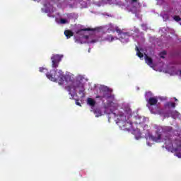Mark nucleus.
<instances>
[{
    "mask_svg": "<svg viewBox=\"0 0 181 181\" xmlns=\"http://www.w3.org/2000/svg\"><path fill=\"white\" fill-rule=\"evenodd\" d=\"M162 53L163 54H166V51H163Z\"/></svg>",
    "mask_w": 181,
    "mask_h": 181,
    "instance_id": "nucleus-31",
    "label": "nucleus"
},
{
    "mask_svg": "<svg viewBox=\"0 0 181 181\" xmlns=\"http://www.w3.org/2000/svg\"><path fill=\"white\" fill-rule=\"evenodd\" d=\"M52 63V67L54 69H57L59 67V63L62 62V56L59 54H53L51 57Z\"/></svg>",
    "mask_w": 181,
    "mask_h": 181,
    "instance_id": "nucleus-5",
    "label": "nucleus"
},
{
    "mask_svg": "<svg viewBox=\"0 0 181 181\" xmlns=\"http://www.w3.org/2000/svg\"><path fill=\"white\" fill-rule=\"evenodd\" d=\"M175 101H177V99L176 98H174Z\"/></svg>",
    "mask_w": 181,
    "mask_h": 181,
    "instance_id": "nucleus-32",
    "label": "nucleus"
},
{
    "mask_svg": "<svg viewBox=\"0 0 181 181\" xmlns=\"http://www.w3.org/2000/svg\"><path fill=\"white\" fill-rule=\"evenodd\" d=\"M88 104L90 107H95V101L94 100V99H93L91 98H88Z\"/></svg>",
    "mask_w": 181,
    "mask_h": 181,
    "instance_id": "nucleus-15",
    "label": "nucleus"
},
{
    "mask_svg": "<svg viewBox=\"0 0 181 181\" xmlns=\"http://www.w3.org/2000/svg\"><path fill=\"white\" fill-rule=\"evenodd\" d=\"M40 73H43V71H45V70H46V69L43 68V67H40L39 69Z\"/></svg>",
    "mask_w": 181,
    "mask_h": 181,
    "instance_id": "nucleus-26",
    "label": "nucleus"
},
{
    "mask_svg": "<svg viewBox=\"0 0 181 181\" xmlns=\"http://www.w3.org/2000/svg\"><path fill=\"white\" fill-rule=\"evenodd\" d=\"M129 37H131V33L129 32L122 33L119 37V40L122 43H128L129 42Z\"/></svg>",
    "mask_w": 181,
    "mask_h": 181,
    "instance_id": "nucleus-6",
    "label": "nucleus"
},
{
    "mask_svg": "<svg viewBox=\"0 0 181 181\" xmlns=\"http://www.w3.org/2000/svg\"><path fill=\"white\" fill-rule=\"evenodd\" d=\"M136 54H137L138 57H139L140 59H142V57H144V54H142V52H141V51L139 50V48H138V47H136Z\"/></svg>",
    "mask_w": 181,
    "mask_h": 181,
    "instance_id": "nucleus-16",
    "label": "nucleus"
},
{
    "mask_svg": "<svg viewBox=\"0 0 181 181\" xmlns=\"http://www.w3.org/2000/svg\"><path fill=\"white\" fill-rule=\"evenodd\" d=\"M97 42H98V40H92L88 41V43H97Z\"/></svg>",
    "mask_w": 181,
    "mask_h": 181,
    "instance_id": "nucleus-25",
    "label": "nucleus"
},
{
    "mask_svg": "<svg viewBox=\"0 0 181 181\" xmlns=\"http://www.w3.org/2000/svg\"><path fill=\"white\" fill-rule=\"evenodd\" d=\"M75 42H76V43H80V41H79L78 40H77V39L75 40Z\"/></svg>",
    "mask_w": 181,
    "mask_h": 181,
    "instance_id": "nucleus-28",
    "label": "nucleus"
},
{
    "mask_svg": "<svg viewBox=\"0 0 181 181\" xmlns=\"http://www.w3.org/2000/svg\"><path fill=\"white\" fill-rule=\"evenodd\" d=\"M145 62L148 66H152L153 64V60L152 58L149 57L148 55H145Z\"/></svg>",
    "mask_w": 181,
    "mask_h": 181,
    "instance_id": "nucleus-13",
    "label": "nucleus"
},
{
    "mask_svg": "<svg viewBox=\"0 0 181 181\" xmlns=\"http://www.w3.org/2000/svg\"><path fill=\"white\" fill-rule=\"evenodd\" d=\"M112 104H113V103H112V102H111V103H110V105H111Z\"/></svg>",
    "mask_w": 181,
    "mask_h": 181,
    "instance_id": "nucleus-36",
    "label": "nucleus"
},
{
    "mask_svg": "<svg viewBox=\"0 0 181 181\" xmlns=\"http://www.w3.org/2000/svg\"><path fill=\"white\" fill-rule=\"evenodd\" d=\"M76 105L81 107V103H80V102H78V100H76Z\"/></svg>",
    "mask_w": 181,
    "mask_h": 181,
    "instance_id": "nucleus-27",
    "label": "nucleus"
},
{
    "mask_svg": "<svg viewBox=\"0 0 181 181\" xmlns=\"http://www.w3.org/2000/svg\"><path fill=\"white\" fill-rule=\"evenodd\" d=\"M170 131H172V127H169Z\"/></svg>",
    "mask_w": 181,
    "mask_h": 181,
    "instance_id": "nucleus-34",
    "label": "nucleus"
},
{
    "mask_svg": "<svg viewBox=\"0 0 181 181\" xmlns=\"http://www.w3.org/2000/svg\"><path fill=\"white\" fill-rule=\"evenodd\" d=\"M107 39L108 40H110V42H112V40H114V37L112 35H109Z\"/></svg>",
    "mask_w": 181,
    "mask_h": 181,
    "instance_id": "nucleus-24",
    "label": "nucleus"
},
{
    "mask_svg": "<svg viewBox=\"0 0 181 181\" xmlns=\"http://www.w3.org/2000/svg\"><path fill=\"white\" fill-rule=\"evenodd\" d=\"M112 113V110H110V112H109L108 114Z\"/></svg>",
    "mask_w": 181,
    "mask_h": 181,
    "instance_id": "nucleus-35",
    "label": "nucleus"
},
{
    "mask_svg": "<svg viewBox=\"0 0 181 181\" xmlns=\"http://www.w3.org/2000/svg\"><path fill=\"white\" fill-rule=\"evenodd\" d=\"M84 37L85 39H88V35H85Z\"/></svg>",
    "mask_w": 181,
    "mask_h": 181,
    "instance_id": "nucleus-30",
    "label": "nucleus"
},
{
    "mask_svg": "<svg viewBox=\"0 0 181 181\" xmlns=\"http://www.w3.org/2000/svg\"><path fill=\"white\" fill-rule=\"evenodd\" d=\"M173 19H174V21H175L176 22H180V21H181L180 16H175L173 17Z\"/></svg>",
    "mask_w": 181,
    "mask_h": 181,
    "instance_id": "nucleus-22",
    "label": "nucleus"
},
{
    "mask_svg": "<svg viewBox=\"0 0 181 181\" xmlns=\"http://www.w3.org/2000/svg\"><path fill=\"white\" fill-rule=\"evenodd\" d=\"M165 107H172L173 108H175V107H176V103H172V102H168L165 104Z\"/></svg>",
    "mask_w": 181,
    "mask_h": 181,
    "instance_id": "nucleus-17",
    "label": "nucleus"
},
{
    "mask_svg": "<svg viewBox=\"0 0 181 181\" xmlns=\"http://www.w3.org/2000/svg\"><path fill=\"white\" fill-rule=\"evenodd\" d=\"M65 89L67 90V91L69 93V94H71V86H66Z\"/></svg>",
    "mask_w": 181,
    "mask_h": 181,
    "instance_id": "nucleus-23",
    "label": "nucleus"
},
{
    "mask_svg": "<svg viewBox=\"0 0 181 181\" xmlns=\"http://www.w3.org/2000/svg\"><path fill=\"white\" fill-rule=\"evenodd\" d=\"M117 117L120 128H122L124 131H131V129H132V122L127 120V116H125V114L120 113L117 115Z\"/></svg>",
    "mask_w": 181,
    "mask_h": 181,
    "instance_id": "nucleus-2",
    "label": "nucleus"
},
{
    "mask_svg": "<svg viewBox=\"0 0 181 181\" xmlns=\"http://www.w3.org/2000/svg\"><path fill=\"white\" fill-rule=\"evenodd\" d=\"M100 91L103 93V95H98L96 96V98H106V100H108V98H111V93H112V89L108 88V86H103L100 88Z\"/></svg>",
    "mask_w": 181,
    "mask_h": 181,
    "instance_id": "nucleus-4",
    "label": "nucleus"
},
{
    "mask_svg": "<svg viewBox=\"0 0 181 181\" xmlns=\"http://www.w3.org/2000/svg\"><path fill=\"white\" fill-rule=\"evenodd\" d=\"M115 31L117 32V33H119V35H121V33H122V31L121 30V29H119V28L118 26H115Z\"/></svg>",
    "mask_w": 181,
    "mask_h": 181,
    "instance_id": "nucleus-21",
    "label": "nucleus"
},
{
    "mask_svg": "<svg viewBox=\"0 0 181 181\" xmlns=\"http://www.w3.org/2000/svg\"><path fill=\"white\" fill-rule=\"evenodd\" d=\"M181 141L177 139H172V137H165L164 139V144L165 148L168 149H172L173 151H177V146L180 145Z\"/></svg>",
    "mask_w": 181,
    "mask_h": 181,
    "instance_id": "nucleus-3",
    "label": "nucleus"
},
{
    "mask_svg": "<svg viewBox=\"0 0 181 181\" xmlns=\"http://www.w3.org/2000/svg\"><path fill=\"white\" fill-rule=\"evenodd\" d=\"M95 114L96 117H101V115H103V114L101 113V110H95Z\"/></svg>",
    "mask_w": 181,
    "mask_h": 181,
    "instance_id": "nucleus-20",
    "label": "nucleus"
},
{
    "mask_svg": "<svg viewBox=\"0 0 181 181\" xmlns=\"http://www.w3.org/2000/svg\"><path fill=\"white\" fill-rule=\"evenodd\" d=\"M95 30H97V28H83V29L78 30L76 31V34L80 35L81 32H95Z\"/></svg>",
    "mask_w": 181,
    "mask_h": 181,
    "instance_id": "nucleus-8",
    "label": "nucleus"
},
{
    "mask_svg": "<svg viewBox=\"0 0 181 181\" xmlns=\"http://www.w3.org/2000/svg\"><path fill=\"white\" fill-rule=\"evenodd\" d=\"M79 95H81V97L82 98H83V97H86V94L84 93V91H86V89L84 88V85H83L82 83H79Z\"/></svg>",
    "mask_w": 181,
    "mask_h": 181,
    "instance_id": "nucleus-9",
    "label": "nucleus"
},
{
    "mask_svg": "<svg viewBox=\"0 0 181 181\" xmlns=\"http://www.w3.org/2000/svg\"><path fill=\"white\" fill-rule=\"evenodd\" d=\"M174 152H175L176 156L177 158H181V142L180 143V145L177 146V150H174Z\"/></svg>",
    "mask_w": 181,
    "mask_h": 181,
    "instance_id": "nucleus-11",
    "label": "nucleus"
},
{
    "mask_svg": "<svg viewBox=\"0 0 181 181\" xmlns=\"http://www.w3.org/2000/svg\"><path fill=\"white\" fill-rule=\"evenodd\" d=\"M149 105H156L158 104V98L155 97L150 98L148 100Z\"/></svg>",
    "mask_w": 181,
    "mask_h": 181,
    "instance_id": "nucleus-10",
    "label": "nucleus"
},
{
    "mask_svg": "<svg viewBox=\"0 0 181 181\" xmlns=\"http://www.w3.org/2000/svg\"><path fill=\"white\" fill-rule=\"evenodd\" d=\"M64 35L67 39H70V37L74 36V33L70 30H66L64 31Z\"/></svg>",
    "mask_w": 181,
    "mask_h": 181,
    "instance_id": "nucleus-12",
    "label": "nucleus"
},
{
    "mask_svg": "<svg viewBox=\"0 0 181 181\" xmlns=\"http://www.w3.org/2000/svg\"><path fill=\"white\" fill-rule=\"evenodd\" d=\"M53 72L54 74L50 73L46 74L47 78H49V80H50L51 81H59V84H63L64 80H66V76H64V74L61 70L53 71Z\"/></svg>",
    "mask_w": 181,
    "mask_h": 181,
    "instance_id": "nucleus-1",
    "label": "nucleus"
},
{
    "mask_svg": "<svg viewBox=\"0 0 181 181\" xmlns=\"http://www.w3.org/2000/svg\"><path fill=\"white\" fill-rule=\"evenodd\" d=\"M172 117V118H179V117H180V113H179L177 111L175 110V111H172L170 110L168 111V113H165L164 115V118H169L170 115Z\"/></svg>",
    "mask_w": 181,
    "mask_h": 181,
    "instance_id": "nucleus-7",
    "label": "nucleus"
},
{
    "mask_svg": "<svg viewBox=\"0 0 181 181\" xmlns=\"http://www.w3.org/2000/svg\"><path fill=\"white\" fill-rule=\"evenodd\" d=\"M108 111V108L105 109V112H107Z\"/></svg>",
    "mask_w": 181,
    "mask_h": 181,
    "instance_id": "nucleus-33",
    "label": "nucleus"
},
{
    "mask_svg": "<svg viewBox=\"0 0 181 181\" xmlns=\"http://www.w3.org/2000/svg\"><path fill=\"white\" fill-rule=\"evenodd\" d=\"M59 23H61V25H66V23H69V21H67L66 18H61L59 20Z\"/></svg>",
    "mask_w": 181,
    "mask_h": 181,
    "instance_id": "nucleus-18",
    "label": "nucleus"
},
{
    "mask_svg": "<svg viewBox=\"0 0 181 181\" xmlns=\"http://www.w3.org/2000/svg\"><path fill=\"white\" fill-rule=\"evenodd\" d=\"M153 141H155V142H159L160 139H162V134L159 133H156L155 136H153Z\"/></svg>",
    "mask_w": 181,
    "mask_h": 181,
    "instance_id": "nucleus-14",
    "label": "nucleus"
},
{
    "mask_svg": "<svg viewBox=\"0 0 181 181\" xmlns=\"http://www.w3.org/2000/svg\"><path fill=\"white\" fill-rule=\"evenodd\" d=\"M132 2H138V0H132Z\"/></svg>",
    "mask_w": 181,
    "mask_h": 181,
    "instance_id": "nucleus-29",
    "label": "nucleus"
},
{
    "mask_svg": "<svg viewBox=\"0 0 181 181\" xmlns=\"http://www.w3.org/2000/svg\"><path fill=\"white\" fill-rule=\"evenodd\" d=\"M115 28H114V25L112 24H109V28H108V30H110V32H113L115 33Z\"/></svg>",
    "mask_w": 181,
    "mask_h": 181,
    "instance_id": "nucleus-19",
    "label": "nucleus"
}]
</instances>
